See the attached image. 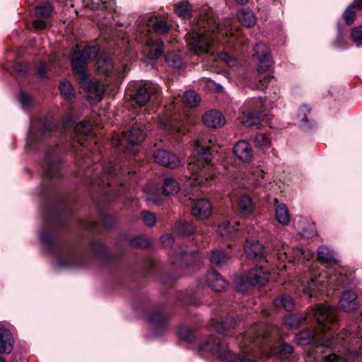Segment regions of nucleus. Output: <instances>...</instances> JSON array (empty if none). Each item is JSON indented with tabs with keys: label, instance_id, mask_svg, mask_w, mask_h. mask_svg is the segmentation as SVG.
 <instances>
[{
	"label": "nucleus",
	"instance_id": "f257e3e1",
	"mask_svg": "<svg viewBox=\"0 0 362 362\" xmlns=\"http://www.w3.org/2000/svg\"><path fill=\"white\" fill-rule=\"evenodd\" d=\"M221 35L228 43L235 47L245 42L240 37L238 30H233L231 21L224 20L223 24L217 23L214 12L202 10L192 21L185 40L190 49L197 55L208 53L213 40Z\"/></svg>",
	"mask_w": 362,
	"mask_h": 362
},
{
	"label": "nucleus",
	"instance_id": "f03ea898",
	"mask_svg": "<svg viewBox=\"0 0 362 362\" xmlns=\"http://www.w3.org/2000/svg\"><path fill=\"white\" fill-rule=\"evenodd\" d=\"M276 328L264 325H257L250 327L246 333L242 335L238 340L242 350L241 354L235 356L228 349V343L224 339L217 335H211L200 344L199 351L209 353L223 362H255L254 358L249 355L254 351L253 347L262 345L268 337L269 332Z\"/></svg>",
	"mask_w": 362,
	"mask_h": 362
},
{
	"label": "nucleus",
	"instance_id": "7ed1b4c3",
	"mask_svg": "<svg viewBox=\"0 0 362 362\" xmlns=\"http://www.w3.org/2000/svg\"><path fill=\"white\" fill-rule=\"evenodd\" d=\"M216 140L211 135L200 134L194 141V151L188 170L191 177L187 180L186 187L206 184L215 175L212 166L209 165L211 155L209 148L215 144Z\"/></svg>",
	"mask_w": 362,
	"mask_h": 362
},
{
	"label": "nucleus",
	"instance_id": "20e7f679",
	"mask_svg": "<svg viewBox=\"0 0 362 362\" xmlns=\"http://www.w3.org/2000/svg\"><path fill=\"white\" fill-rule=\"evenodd\" d=\"M99 50L98 45L92 43L86 46L82 52L75 51L71 54V65L77 81L98 101L102 100L105 87L103 83L90 78L87 74V64L95 59Z\"/></svg>",
	"mask_w": 362,
	"mask_h": 362
},
{
	"label": "nucleus",
	"instance_id": "39448f33",
	"mask_svg": "<svg viewBox=\"0 0 362 362\" xmlns=\"http://www.w3.org/2000/svg\"><path fill=\"white\" fill-rule=\"evenodd\" d=\"M314 317L319 324L317 330L307 329L300 332L296 336L298 344L307 345L321 340L320 332L327 334L326 340L322 342L325 346H329L333 343L330 337L337 330L338 324L336 318V309L329 305H316Z\"/></svg>",
	"mask_w": 362,
	"mask_h": 362
},
{
	"label": "nucleus",
	"instance_id": "423d86ee",
	"mask_svg": "<svg viewBox=\"0 0 362 362\" xmlns=\"http://www.w3.org/2000/svg\"><path fill=\"white\" fill-rule=\"evenodd\" d=\"M357 284L353 272L346 267L341 268V311L350 312L358 308V296L354 291Z\"/></svg>",
	"mask_w": 362,
	"mask_h": 362
},
{
	"label": "nucleus",
	"instance_id": "0eeeda50",
	"mask_svg": "<svg viewBox=\"0 0 362 362\" xmlns=\"http://www.w3.org/2000/svg\"><path fill=\"white\" fill-rule=\"evenodd\" d=\"M255 54L258 59L257 72L259 74L258 83L253 85V88L263 90L265 88L273 76L269 69L272 65V60L269 55L268 47L263 43L259 42L254 47Z\"/></svg>",
	"mask_w": 362,
	"mask_h": 362
},
{
	"label": "nucleus",
	"instance_id": "6e6552de",
	"mask_svg": "<svg viewBox=\"0 0 362 362\" xmlns=\"http://www.w3.org/2000/svg\"><path fill=\"white\" fill-rule=\"evenodd\" d=\"M170 24L166 20L154 16H144L139 21L137 26V35L139 42H143V38H146L148 34L153 30L156 33L163 35L166 33L170 27Z\"/></svg>",
	"mask_w": 362,
	"mask_h": 362
},
{
	"label": "nucleus",
	"instance_id": "1a4fd4ad",
	"mask_svg": "<svg viewBox=\"0 0 362 362\" xmlns=\"http://www.w3.org/2000/svg\"><path fill=\"white\" fill-rule=\"evenodd\" d=\"M262 105L263 101L260 98L247 101L239 117L240 123L245 127L259 125L261 123L262 115L257 109Z\"/></svg>",
	"mask_w": 362,
	"mask_h": 362
},
{
	"label": "nucleus",
	"instance_id": "9d476101",
	"mask_svg": "<svg viewBox=\"0 0 362 362\" xmlns=\"http://www.w3.org/2000/svg\"><path fill=\"white\" fill-rule=\"evenodd\" d=\"M318 259L327 269L326 276L329 284H334L339 279L337 269L339 267L338 261L334 258V252L327 247L320 246L317 250Z\"/></svg>",
	"mask_w": 362,
	"mask_h": 362
},
{
	"label": "nucleus",
	"instance_id": "9b49d317",
	"mask_svg": "<svg viewBox=\"0 0 362 362\" xmlns=\"http://www.w3.org/2000/svg\"><path fill=\"white\" fill-rule=\"evenodd\" d=\"M53 129V124L49 120L41 121L38 123H32L26 140L25 148L32 151L34 146L42 138L48 135Z\"/></svg>",
	"mask_w": 362,
	"mask_h": 362
},
{
	"label": "nucleus",
	"instance_id": "f8f14e48",
	"mask_svg": "<svg viewBox=\"0 0 362 362\" xmlns=\"http://www.w3.org/2000/svg\"><path fill=\"white\" fill-rule=\"evenodd\" d=\"M160 97V88L152 83H145L139 86L134 100L139 106H144L148 102L158 103Z\"/></svg>",
	"mask_w": 362,
	"mask_h": 362
},
{
	"label": "nucleus",
	"instance_id": "ddd939ff",
	"mask_svg": "<svg viewBox=\"0 0 362 362\" xmlns=\"http://www.w3.org/2000/svg\"><path fill=\"white\" fill-rule=\"evenodd\" d=\"M61 161L60 153L58 147L51 148L46 153L45 160L44 175L46 178L54 179L59 178V163Z\"/></svg>",
	"mask_w": 362,
	"mask_h": 362
},
{
	"label": "nucleus",
	"instance_id": "4468645a",
	"mask_svg": "<svg viewBox=\"0 0 362 362\" xmlns=\"http://www.w3.org/2000/svg\"><path fill=\"white\" fill-rule=\"evenodd\" d=\"M313 256V254L309 250H304L299 247L293 248H284L279 250L277 252L278 259L282 262L285 260H288L290 263L292 261L301 262L302 260L310 259Z\"/></svg>",
	"mask_w": 362,
	"mask_h": 362
},
{
	"label": "nucleus",
	"instance_id": "2eb2a0df",
	"mask_svg": "<svg viewBox=\"0 0 362 362\" xmlns=\"http://www.w3.org/2000/svg\"><path fill=\"white\" fill-rule=\"evenodd\" d=\"M52 12V6L49 3H45L35 8V14L38 19L33 21V26L35 29L42 30L47 27V21L40 18H49Z\"/></svg>",
	"mask_w": 362,
	"mask_h": 362
},
{
	"label": "nucleus",
	"instance_id": "dca6fc26",
	"mask_svg": "<svg viewBox=\"0 0 362 362\" xmlns=\"http://www.w3.org/2000/svg\"><path fill=\"white\" fill-rule=\"evenodd\" d=\"M153 157L157 163L169 168H175L180 165L178 158L165 150H158Z\"/></svg>",
	"mask_w": 362,
	"mask_h": 362
},
{
	"label": "nucleus",
	"instance_id": "f3484780",
	"mask_svg": "<svg viewBox=\"0 0 362 362\" xmlns=\"http://www.w3.org/2000/svg\"><path fill=\"white\" fill-rule=\"evenodd\" d=\"M146 136L144 126L135 124L130 130L124 133L123 139L130 145H138L142 142Z\"/></svg>",
	"mask_w": 362,
	"mask_h": 362
},
{
	"label": "nucleus",
	"instance_id": "a211bd4d",
	"mask_svg": "<svg viewBox=\"0 0 362 362\" xmlns=\"http://www.w3.org/2000/svg\"><path fill=\"white\" fill-rule=\"evenodd\" d=\"M297 117L300 127L305 131L311 130L316 127L315 122L310 117V108L307 105L299 107Z\"/></svg>",
	"mask_w": 362,
	"mask_h": 362
},
{
	"label": "nucleus",
	"instance_id": "6ab92c4d",
	"mask_svg": "<svg viewBox=\"0 0 362 362\" xmlns=\"http://www.w3.org/2000/svg\"><path fill=\"white\" fill-rule=\"evenodd\" d=\"M78 256L73 252H64L57 259V269H71L79 266Z\"/></svg>",
	"mask_w": 362,
	"mask_h": 362
},
{
	"label": "nucleus",
	"instance_id": "aec40b11",
	"mask_svg": "<svg viewBox=\"0 0 362 362\" xmlns=\"http://www.w3.org/2000/svg\"><path fill=\"white\" fill-rule=\"evenodd\" d=\"M203 122L209 127L219 128L226 123L224 116L218 111L210 110L202 117Z\"/></svg>",
	"mask_w": 362,
	"mask_h": 362
},
{
	"label": "nucleus",
	"instance_id": "412c9836",
	"mask_svg": "<svg viewBox=\"0 0 362 362\" xmlns=\"http://www.w3.org/2000/svg\"><path fill=\"white\" fill-rule=\"evenodd\" d=\"M233 151L237 158L245 163L251 161L253 158L252 150L245 141H240L234 146Z\"/></svg>",
	"mask_w": 362,
	"mask_h": 362
},
{
	"label": "nucleus",
	"instance_id": "4be33fe9",
	"mask_svg": "<svg viewBox=\"0 0 362 362\" xmlns=\"http://www.w3.org/2000/svg\"><path fill=\"white\" fill-rule=\"evenodd\" d=\"M14 339L11 332L0 325V353L9 354L13 349Z\"/></svg>",
	"mask_w": 362,
	"mask_h": 362
},
{
	"label": "nucleus",
	"instance_id": "5701e85b",
	"mask_svg": "<svg viewBox=\"0 0 362 362\" xmlns=\"http://www.w3.org/2000/svg\"><path fill=\"white\" fill-rule=\"evenodd\" d=\"M211 206L208 200L200 199L193 203L192 214L199 218H206L211 215Z\"/></svg>",
	"mask_w": 362,
	"mask_h": 362
},
{
	"label": "nucleus",
	"instance_id": "b1692460",
	"mask_svg": "<svg viewBox=\"0 0 362 362\" xmlns=\"http://www.w3.org/2000/svg\"><path fill=\"white\" fill-rule=\"evenodd\" d=\"M269 273L261 267L252 269L247 276L248 284L251 286L264 285L269 281Z\"/></svg>",
	"mask_w": 362,
	"mask_h": 362
},
{
	"label": "nucleus",
	"instance_id": "393cba45",
	"mask_svg": "<svg viewBox=\"0 0 362 362\" xmlns=\"http://www.w3.org/2000/svg\"><path fill=\"white\" fill-rule=\"evenodd\" d=\"M321 286V281L318 280L317 275L314 274L306 284L305 283V281L303 280L300 286L303 293L305 295H307L308 298H311L317 296L320 290V287Z\"/></svg>",
	"mask_w": 362,
	"mask_h": 362
},
{
	"label": "nucleus",
	"instance_id": "a878e982",
	"mask_svg": "<svg viewBox=\"0 0 362 362\" xmlns=\"http://www.w3.org/2000/svg\"><path fill=\"white\" fill-rule=\"evenodd\" d=\"M206 281L215 291L221 292L226 288V281L215 271H211L207 274Z\"/></svg>",
	"mask_w": 362,
	"mask_h": 362
},
{
	"label": "nucleus",
	"instance_id": "bb28decb",
	"mask_svg": "<svg viewBox=\"0 0 362 362\" xmlns=\"http://www.w3.org/2000/svg\"><path fill=\"white\" fill-rule=\"evenodd\" d=\"M245 252L247 257L255 259H262L264 257L263 246L258 242L249 243L245 245Z\"/></svg>",
	"mask_w": 362,
	"mask_h": 362
},
{
	"label": "nucleus",
	"instance_id": "cd10ccee",
	"mask_svg": "<svg viewBox=\"0 0 362 362\" xmlns=\"http://www.w3.org/2000/svg\"><path fill=\"white\" fill-rule=\"evenodd\" d=\"M342 333L341 332V339L347 343V349L350 354V356H355L357 354L358 348H360L361 340L358 337H356L355 334L344 332L341 337Z\"/></svg>",
	"mask_w": 362,
	"mask_h": 362
},
{
	"label": "nucleus",
	"instance_id": "c85d7f7f",
	"mask_svg": "<svg viewBox=\"0 0 362 362\" xmlns=\"http://www.w3.org/2000/svg\"><path fill=\"white\" fill-rule=\"evenodd\" d=\"M144 42L146 43L147 48L148 50V57L151 59H158L160 57L163 52V42L160 40H148L144 39Z\"/></svg>",
	"mask_w": 362,
	"mask_h": 362
},
{
	"label": "nucleus",
	"instance_id": "c756f323",
	"mask_svg": "<svg viewBox=\"0 0 362 362\" xmlns=\"http://www.w3.org/2000/svg\"><path fill=\"white\" fill-rule=\"evenodd\" d=\"M115 0H99V1H93L92 0H83V6L90 8L92 10L108 9L112 10L115 8Z\"/></svg>",
	"mask_w": 362,
	"mask_h": 362
},
{
	"label": "nucleus",
	"instance_id": "7c9ffc66",
	"mask_svg": "<svg viewBox=\"0 0 362 362\" xmlns=\"http://www.w3.org/2000/svg\"><path fill=\"white\" fill-rule=\"evenodd\" d=\"M238 21L245 26H253L257 21L256 16L253 12L249 9L243 8L237 13Z\"/></svg>",
	"mask_w": 362,
	"mask_h": 362
},
{
	"label": "nucleus",
	"instance_id": "2f4dec72",
	"mask_svg": "<svg viewBox=\"0 0 362 362\" xmlns=\"http://www.w3.org/2000/svg\"><path fill=\"white\" fill-rule=\"evenodd\" d=\"M95 66L98 71L105 74H108L113 67L112 59L105 54L97 59Z\"/></svg>",
	"mask_w": 362,
	"mask_h": 362
},
{
	"label": "nucleus",
	"instance_id": "473e14b6",
	"mask_svg": "<svg viewBox=\"0 0 362 362\" xmlns=\"http://www.w3.org/2000/svg\"><path fill=\"white\" fill-rule=\"evenodd\" d=\"M178 190L179 186L175 179L168 177L163 180V194L164 195H174L178 192Z\"/></svg>",
	"mask_w": 362,
	"mask_h": 362
},
{
	"label": "nucleus",
	"instance_id": "72a5a7b5",
	"mask_svg": "<svg viewBox=\"0 0 362 362\" xmlns=\"http://www.w3.org/2000/svg\"><path fill=\"white\" fill-rule=\"evenodd\" d=\"M149 322L154 329L164 330L166 327V316L160 312L154 313L151 315Z\"/></svg>",
	"mask_w": 362,
	"mask_h": 362
},
{
	"label": "nucleus",
	"instance_id": "f704fd0d",
	"mask_svg": "<svg viewBox=\"0 0 362 362\" xmlns=\"http://www.w3.org/2000/svg\"><path fill=\"white\" fill-rule=\"evenodd\" d=\"M276 219L282 225H288L290 221L288 210L285 204H278L275 209Z\"/></svg>",
	"mask_w": 362,
	"mask_h": 362
},
{
	"label": "nucleus",
	"instance_id": "c9c22d12",
	"mask_svg": "<svg viewBox=\"0 0 362 362\" xmlns=\"http://www.w3.org/2000/svg\"><path fill=\"white\" fill-rule=\"evenodd\" d=\"M274 305L276 308H284L286 311H291L294 308V302L293 299L287 296L282 295L274 300Z\"/></svg>",
	"mask_w": 362,
	"mask_h": 362
},
{
	"label": "nucleus",
	"instance_id": "e433bc0d",
	"mask_svg": "<svg viewBox=\"0 0 362 362\" xmlns=\"http://www.w3.org/2000/svg\"><path fill=\"white\" fill-rule=\"evenodd\" d=\"M90 132L91 126L88 121L81 122L76 126L75 132L77 136V139L81 145H83L81 137L88 136Z\"/></svg>",
	"mask_w": 362,
	"mask_h": 362
},
{
	"label": "nucleus",
	"instance_id": "4c0bfd02",
	"mask_svg": "<svg viewBox=\"0 0 362 362\" xmlns=\"http://www.w3.org/2000/svg\"><path fill=\"white\" fill-rule=\"evenodd\" d=\"M62 95L67 100H71L76 95L75 90L74 89L70 81L64 80L62 81L59 86Z\"/></svg>",
	"mask_w": 362,
	"mask_h": 362
},
{
	"label": "nucleus",
	"instance_id": "58836bf2",
	"mask_svg": "<svg viewBox=\"0 0 362 362\" xmlns=\"http://www.w3.org/2000/svg\"><path fill=\"white\" fill-rule=\"evenodd\" d=\"M182 102L189 107H194L199 105L200 98L195 91H186L182 97Z\"/></svg>",
	"mask_w": 362,
	"mask_h": 362
},
{
	"label": "nucleus",
	"instance_id": "ea45409f",
	"mask_svg": "<svg viewBox=\"0 0 362 362\" xmlns=\"http://www.w3.org/2000/svg\"><path fill=\"white\" fill-rule=\"evenodd\" d=\"M166 63L173 68H180L183 64V58L180 53L169 52L165 56Z\"/></svg>",
	"mask_w": 362,
	"mask_h": 362
},
{
	"label": "nucleus",
	"instance_id": "a19ab883",
	"mask_svg": "<svg viewBox=\"0 0 362 362\" xmlns=\"http://www.w3.org/2000/svg\"><path fill=\"white\" fill-rule=\"evenodd\" d=\"M235 325V321L233 318L230 317L226 319L224 321L214 322H212V326L214 329L218 333L221 334L224 330L233 328Z\"/></svg>",
	"mask_w": 362,
	"mask_h": 362
},
{
	"label": "nucleus",
	"instance_id": "79ce46f5",
	"mask_svg": "<svg viewBox=\"0 0 362 362\" xmlns=\"http://www.w3.org/2000/svg\"><path fill=\"white\" fill-rule=\"evenodd\" d=\"M253 142L257 148L265 151L271 146L270 139L264 134H257L253 139Z\"/></svg>",
	"mask_w": 362,
	"mask_h": 362
},
{
	"label": "nucleus",
	"instance_id": "37998d69",
	"mask_svg": "<svg viewBox=\"0 0 362 362\" xmlns=\"http://www.w3.org/2000/svg\"><path fill=\"white\" fill-rule=\"evenodd\" d=\"M305 317L303 315L296 313L287 315L284 319V324L290 328L298 327L304 320Z\"/></svg>",
	"mask_w": 362,
	"mask_h": 362
},
{
	"label": "nucleus",
	"instance_id": "c03bdc74",
	"mask_svg": "<svg viewBox=\"0 0 362 362\" xmlns=\"http://www.w3.org/2000/svg\"><path fill=\"white\" fill-rule=\"evenodd\" d=\"M175 13L183 18H187L191 15V7L187 1H180L175 5Z\"/></svg>",
	"mask_w": 362,
	"mask_h": 362
},
{
	"label": "nucleus",
	"instance_id": "a18cd8bd",
	"mask_svg": "<svg viewBox=\"0 0 362 362\" xmlns=\"http://www.w3.org/2000/svg\"><path fill=\"white\" fill-rule=\"evenodd\" d=\"M228 259V255L221 250H214L210 257V261L213 264L221 265Z\"/></svg>",
	"mask_w": 362,
	"mask_h": 362
},
{
	"label": "nucleus",
	"instance_id": "49530a36",
	"mask_svg": "<svg viewBox=\"0 0 362 362\" xmlns=\"http://www.w3.org/2000/svg\"><path fill=\"white\" fill-rule=\"evenodd\" d=\"M358 11L352 4H350L343 13V18L347 25L354 23L356 18V11Z\"/></svg>",
	"mask_w": 362,
	"mask_h": 362
},
{
	"label": "nucleus",
	"instance_id": "de8ad7c7",
	"mask_svg": "<svg viewBox=\"0 0 362 362\" xmlns=\"http://www.w3.org/2000/svg\"><path fill=\"white\" fill-rule=\"evenodd\" d=\"M238 206L241 212L248 214L252 211L253 203L248 196H242L239 199Z\"/></svg>",
	"mask_w": 362,
	"mask_h": 362
},
{
	"label": "nucleus",
	"instance_id": "09e8293b",
	"mask_svg": "<svg viewBox=\"0 0 362 362\" xmlns=\"http://www.w3.org/2000/svg\"><path fill=\"white\" fill-rule=\"evenodd\" d=\"M237 230L235 226H231L228 222L223 223L218 227V233L223 237L232 238L235 235Z\"/></svg>",
	"mask_w": 362,
	"mask_h": 362
},
{
	"label": "nucleus",
	"instance_id": "8fccbe9b",
	"mask_svg": "<svg viewBox=\"0 0 362 362\" xmlns=\"http://www.w3.org/2000/svg\"><path fill=\"white\" fill-rule=\"evenodd\" d=\"M102 168L103 172V177L100 178V184L103 185H110L109 182H106V180H105V177L115 175L118 170V167L116 165H113L112 163H108L106 164L105 165H103Z\"/></svg>",
	"mask_w": 362,
	"mask_h": 362
},
{
	"label": "nucleus",
	"instance_id": "3c124183",
	"mask_svg": "<svg viewBox=\"0 0 362 362\" xmlns=\"http://www.w3.org/2000/svg\"><path fill=\"white\" fill-rule=\"evenodd\" d=\"M160 124L163 128H169L170 129L175 130L180 134H185V128L182 129V127L177 124H173V119L169 117H165L164 119H161Z\"/></svg>",
	"mask_w": 362,
	"mask_h": 362
},
{
	"label": "nucleus",
	"instance_id": "603ef678",
	"mask_svg": "<svg viewBox=\"0 0 362 362\" xmlns=\"http://www.w3.org/2000/svg\"><path fill=\"white\" fill-rule=\"evenodd\" d=\"M293 350L292 346L285 342H282L278 348L276 354L279 358H286L292 354Z\"/></svg>",
	"mask_w": 362,
	"mask_h": 362
},
{
	"label": "nucleus",
	"instance_id": "864d4df0",
	"mask_svg": "<svg viewBox=\"0 0 362 362\" xmlns=\"http://www.w3.org/2000/svg\"><path fill=\"white\" fill-rule=\"evenodd\" d=\"M178 334L180 339L187 342H192L195 338L193 331L188 327L180 328Z\"/></svg>",
	"mask_w": 362,
	"mask_h": 362
},
{
	"label": "nucleus",
	"instance_id": "5fc2aeb1",
	"mask_svg": "<svg viewBox=\"0 0 362 362\" xmlns=\"http://www.w3.org/2000/svg\"><path fill=\"white\" fill-rule=\"evenodd\" d=\"M219 60L223 62L229 67H233L237 64V59L233 56L229 55L226 52H221L218 55Z\"/></svg>",
	"mask_w": 362,
	"mask_h": 362
},
{
	"label": "nucleus",
	"instance_id": "6e6d98bb",
	"mask_svg": "<svg viewBox=\"0 0 362 362\" xmlns=\"http://www.w3.org/2000/svg\"><path fill=\"white\" fill-rule=\"evenodd\" d=\"M141 218L144 224L148 227L154 226L156 221L155 214L146 211L141 213Z\"/></svg>",
	"mask_w": 362,
	"mask_h": 362
},
{
	"label": "nucleus",
	"instance_id": "4d7b16f0",
	"mask_svg": "<svg viewBox=\"0 0 362 362\" xmlns=\"http://www.w3.org/2000/svg\"><path fill=\"white\" fill-rule=\"evenodd\" d=\"M173 230L175 233L179 235H185L187 233H191V231L188 229V225L187 222H179L177 223Z\"/></svg>",
	"mask_w": 362,
	"mask_h": 362
},
{
	"label": "nucleus",
	"instance_id": "13d9d810",
	"mask_svg": "<svg viewBox=\"0 0 362 362\" xmlns=\"http://www.w3.org/2000/svg\"><path fill=\"white\" fill-rule=\"evenodd\" d=\"M351 37L358 45H362V25L355 27L352 30Z\"/></svg>",
	"mask_w": 362,
	"mask_h": 362
},
{
	"label": "nucleus",
	"instance_id": "bf43d9fd",
	"mask_svg": "<svg viewBox=\"0 0 362 362\" xmlns=\"http://www.w3.org/2000/svg\"><path fill=\"white\" fill-rule=\"evenodd\" d=\"M19 101L24 109L29 108L33 104V99L27 94L21 93L19 97Z\"/></svg>",
	"mask_w": 362,
	"mask_h": 362
},
{
	"label": "nucleus",
	"instance_id": "052dcab7",
	"mask_svg": "<svg viewBox=\"0 0 362 362\" xmlns=\"http://www.w3.org/2000/svg\"><path fill=\"white\" fill-rule=\"evenodd\" d=\"M301 233L308 238L313 237L316 234L314 224L313 223H307L306 228H303Z\"/></svg>",
	"mask_w": 362,
	"mask_h": 362
},
{
	"label": "nucleus",
	"instance_id": "680f3d73",
	"mask_svg": "<svg viewBox=\"0 0 362 362\" xmlns=\"http://www.w3.org/2000/svg\"><path fill=\"white\" fill-rule=\"evenodd\" d=\"M131 244L134 246L146 247L149 245V242L144 238L137 237L132 240Z\"/></svg>",
	"mask_w": 362,
	"mask_h": 362
},
{
	"label": "nucleus",
	"instance_id": "e2e57ef3",
	"mask_svg": "<svg viewBox=\"0 0 362 362\" xmlns=\"http://www.w3.org/2000/svg\"><path fill=\"white\" fill-rule=\"evenodd\" d=\"M101 223L104 227L110 228L115 223V218L111 215L105 214L101 218Z\"/></svg>",
	"mask_w": 362,
	"mask_h": 362
},
{
	"label": "nucleus",
	"instance_id": "0e129e2a",
	"mask_svg": "<svg viewBox=\"0 0 362 362\" xmlns=\"http://www.w3.org/2000/svg\"><path fill=\"white\" fill-rule=\"evenodd\" d=\"M40 238L41 241L46 245H51L52 243V236L48 233H41L40 235Z\"/></svg>",
	"mask_w": 362,
	"mask_h": 362
},
{
	"label": "nucleus",
	"instance_id": "69168bd1",
	"mask_svg": "<svg viewBox=\"0 0 362 362\" xmlns=\"http://www.w3.org/2000/svg\"><path fill=\"white\" fill-rule=\"evenodd\" d=\"M160 240L163 246L170 247L173 245V239L170 235H163L160 238Z\"/></svg>",
	"mask_w": 362,
	"mask_h": 362
},
{
	"label": "nucleus",
	"instance_id": "338daca9",
	"mask_svg": "<svg viewBox=\"0 0 362 362\" xmlns=\"http://www.w3.org/2000/svg\"><path fill=\"white\" fill-rule=\"evenodd\" d=\"M14 69L21 74L22 75H24L27 72V66L25 64L21 63V62H16L13 65Z\"/></svg>",
	"mask_w": 362,
	"mask_h": 362
},
{
	"label": "nucleus",
	"instance_id": "774afa93",
	"mask_svg": "<svg viewBox=\"0 0 362 362\" xmlns=\"http://www.w3.org/2000/svg\"><path fill=\"white\" fill-rule=\"evenodd\" d=\"M323 362H339L338 356L334 354L326 356Z\"/></svg>",
	"mask_w": 362,
	"mask_h": 362
}]
</instances>
